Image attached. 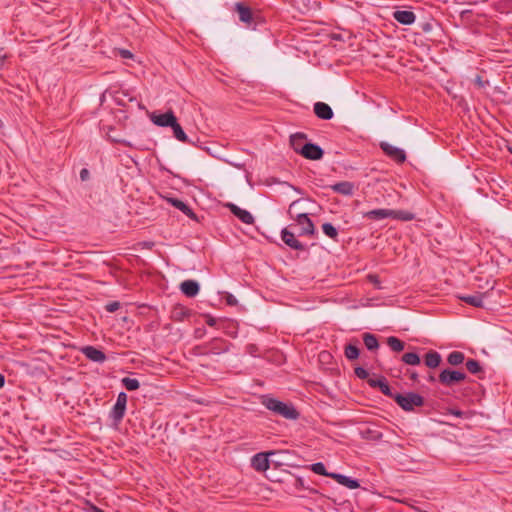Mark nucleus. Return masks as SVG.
Returning a JSON list of instances; mask_svg holds the SVG:
<instances>
[{
  "label": "nucleus",
  "mask_w": 512,
  "mask_h": 512,
  "mask_svg": "<svg viewBox=\"0 0 512 512\" xmlns=\"http://www.w3.org/2000/svg\"><path fill=\"white\" fill-rule=\"evenodd\" d=\"M262 405L273 412L288 420H297L300 416L293 404L282 402L268 395L262 396Z\"/></svg>",
  "instance_id": "nucleus-1"
},
{
  "label": "nucleus",
  "mask_w": 512,
  "mask_h": 512,
  "mask_svg": "<svg viewBox=\"0 0 512 512\" xmlns=\"http://www.w3.org/2000/svg\"><path fill=\"white\" fill-rule=\"evenodd\" d=\"M393 400L404 410L413 411L415 407H421L424 405V398L415 392H407L404 394L396 393L393 396Z\"/></svg>",
  "instance_id": "nucleus-2"
},
{
  "label": "nucleus",
  "mask_w": 512,
  "mask_h": 512,
  "mask_svg": "<svg viewBox=\"0 0 512 512\" xmlns=\"http://www.w3.org/2000/svg\"><path fill=\"white\" fill-rule=\"evenodd\" d=\"M466 373L460 370L443 369L438 375V381L443 386L452 387L466 379Z\"/></svg>",
  "instance_id": "nucleus-3"
},
{
  "label": "nucleus",
  "mask_w": 512,
  "mask_h": 512,
  "mask_svg": "<svg viewBox=\"0 0 512 512\" xmlns=\"http://www.w3.org/2000/svg\"><path fill=\"white\" fill-rule=\"evenodd\" d=\"M126 404L127 394L125 392H120L117 396L116 403L110 412V418L114 423L118 424L122 421L126 411Z\"/></svg>",
  "instance_id": "nucleus-4"
},
{
  "label": "nucleus",
  "mask_w": 512,
  "mask_h": 512,
  "mask_svg": "<svg viewBox=\"0 0 512 512\" xmlns=\"http://www.w3.org/2000/svg\"><path fill=\"white\" fill-rule=\"evenodd\" d=\"M295 224L300 227L299 235H314L315 226L307 213H300L295 217Z\"/></svg>",
  "instance_id": "nucleus-5"
},
{
  "label": "nucleus",
  "mask_w": 512,
  "mask_h": 512,
  "mask_svg": "<svg viewBox=\"0 0 512 512\" xmlns=\"http://www.w3.org/2000/svg\"><path fill=\"white\" fill-rule=\"evenodd\" d=\"M380 148L382 151L392 160L396 161L397 163H404L406 160V153L403 149L398 148L392 144H389L387 142H381Z\"/></svg>",
  "instance_id": "nucleus-6"
},
{
  "label": "nucleus",
  "mask_w": 512,
  "mask_h": 512,
  "mask_svg": "<svg viewBox=\"0 0 512 512\" xmlns=\"http://www.w3.org/2000/svg\"><path fill=\"white\" fill-rule=\"evenodd\" d=\"M150 120L153 124L159 127H171L177 118L172 111H168L162 114L152 113L150 115Z\"/></svg>",
  "instance_id": "nucleus-7"
},
{
  "label": "nucleus",
  "mask_w": 512,
  "mask_h": 512,
  "mask_svg": "<svg viewBox=\"0 0 512 512\" xmlns=\"http://www.w3.org/2000/svg\"><path fill=\"white\" fill-rule=\"evenodd\" d=\"M323 155H324L323 149L317 144L309 142L308 144H305L304 147H302L301 156H303L306 159L320 160V159H322Z\"/></svg>",
  "instance_id": "nucleus-8"
},
{
  "label": "nucleus",
  "mask_w": 512,
  "mask_h": 512,
  "mask_svg": "<svg viewBox=\"0 0 512 512\" xmlns=\"http://www.w3.org/2000/svg\"><path fill=\"white\" fill-rule=\"evenodd\" d=\"M368 384L372 388H379L380 391L385 395L393 399L396 393H393L386 378L383 376L373 377L368 379Z\"/></svg>",
  "instance_id": "nucleus-9"
},
{
  "label": "nucleus",
  "mask_w": 512,
  "mask_h": 512,
  "mask_svg": "<svg viewBox=\"0 0 512 512\" xmlns=\"http://www.w3.org/2000/svg\"><path fill=\"white\" fill-rule=\"evenodd\" d=\"M281 239L282 241L289 246L291 249L303 251L305 250V245L302 244L295 238L293 232H291L288 228H283L281 231Z\"/></svg>",
  "instance_id": "nucleus-10"
},
{
  "label": "nucleus",
  "mask_w": 512,
  "mask_h": 512,
  "mask_svg": "<svg viewBox=\"0 0 512 512\" xmlns=\"http://www.w3.org/2000/svg\"><path fill=\"white\" fill-rule=\"evenodd\" d=\"M270 453H257L251 459V466L258 472H264L269 469L268 455Z\"/></svg>",
  "instance_id": "nucleus-11"
},
{
  "label": "nucleus",
  "mask_w": 512,
  "mask_h": 512,
  "mask_svg": "<svg viewBox=\"0 0 512 512\" xmlns=\"http://www.w3.org/2000/svg\"><path fill=\"white\" fill-rule=\"evenodd\" d=\"M81 352L86 358L93 362L103 363L106 360L105 353L94 346H85L81 349Z\"/></svg>",
  "instance_id": "nucleus-12"
},
{
  "label": "nucleus",
  "mask_w": 512,
  "mask_h": 512,
  "mask_svg": "<svg viewBox=\"0 0 512 512\" xmlns=\"http://www.w3.org/2000/svg\"><path fill=\"white\" fill-rule=\"evenodd\" d=\"M227 207L232 212V214L236 216L239 220H241L243 223L253 224L254 217L249 211L244 210L233 203H229Z\"/></svg>",
  "instance_id": "nucleus-13"
},
{
  "label": "nucleus",
  "mask_w": 512,
  "mask_h": 512,
  "mask_svg": "<svg viewBox=\"0 0 512 512\" xmlns=\"http://www.w3.org/2000/svg\"><path fill=\"white\" fill-rule=\"evenodd\" d=\"M393 18L402 25H412L416 21V15L408 10H396Z\"/></svg>",
  "instance_id": "nucleus-14"
},
{
  "label": "nucleus",
  "mask_w": 512,
  "mask_h": 512,
  "mask_svg": "<svg viewBox=\"0 0 512 512\" xmlns=\"http://www.w3.org/2000/svg\"><path fill=\"white\" fill-rule=\"evenodd\" d=\"M314 113L323 120H330L334 115L332 108L324 102H316L314 104Z\"/></svg>",
  "instance_id": "nucleus-15"
},
{
  "label": "nucleus",
  "mask_w": 512,
  "mask_h": 512,
  "mask_svg": "<svg viewBox=\"0 0 512 512\" xmlns=\"http://www.w3.org/2000/svg\"><path fill=\"white\" fill-rule=\"evenodd\" d=\"M181 292L187 297H195L200 290V286L195 280H185L180 284Z\"/></svg>",
  "instance_id": "nucleus-16"
},
{
  "label": "nucleus",
  "mask_w": 512,
  "mask_h": 512,
  "mask_svg": "<svg viewBox=\"0 0 512 512\" xmlns=\"http://www.w3.org/2000/svg\"><path fill=\"white\" fill-rule=\"evenodd\" d=\"M331 478L334 479L337 483L349 488L356 489L360 487V483L358 480L348 477L339 473H331Z\"/></svg>",
  "instance_id": "nucleus-17"
},
{
  "label": "nucleus",
  "mask_w": 512,
  "mask_h": 512,
  "mask_svg": "<svg viewBox=\"0 0 512 512\" xmlns=\"http://www.w3.org/2000/svg\"><path fill=\"white\" fill-rule=\"evenodd\" d=\"M331 189L341 195L351 196L354 193L355 185L349 181H342L335 183L331 186Z\"/></svg>",
  "instance_id": "nucleus-18"
},
{
  "label": "nucleus",
  "mask_w": 512,
  "mask_h": 512,
  "mask_svg": "<svg viewBox=\"0 0 512 512\" xmlns=\"http://www.w3.org/2000/svg\"><path fill=\"white\" fill-rule=\"evenodd\" d=\"M307 136L304 133H295L290 136V145L297 154H302V147L309 142H306Z\"/></svg>",
  "instance_id": "nucleus-19"
},
{
  "label": "nucleus",
  "mask_w": 512,
  "mask_h": 512,
  "mask_svg": "<svg viewBox=\"0 0 512 512\" xmlns=\"http://www.w3.org/2000/svg\"><path fill=\"white\" fill-rule=\"evenodd\" d=\"M219 330H222L231 337H236L238 334V324L231 319H222L221 322H219Z\"/></svg>",
  "instance_id": "nucleus-20"
},
{
  "label": "nucleus",
  "mask_w": 512,
  "mask_h": 512,
  "mask_svg": "<svg viewBox=\"0 0 512 512\" xmlns=\"http://www.w3.org/2000/svg\"><path fill=\"white\" fill-rule=\"evenodd\" d=\"M484 297H485V294L479 293V292H477L473 295L458 296V298L461 301H463L473 307H478V308L484 306V303H483Z\"/></svg>",
  "instance_id": "nucleus-21"
},
{
  "label": "nucleus",
  "mask_w": 512,
  "mask_h": 512,
  "mask_svg": "<svg viewBox=\"0 0 512 512\" xmlns=\"http://www.w3.org/2000/svg\"><path fill=\"white\" fill-rule=\"evenodd\" d=\"M391 209H374L370 210L368 212H365L363 214L364 218L370 219V220H382L385 218H391Z\"/></svg>",
  "instance_id": "nucleus-22"
},
{
  "label": "nucleus",
  "mask_w": 512,
  "mask_h": 512,
  "mask_svg": "<svg viewBox=\"0 0 512 512\" xmlns=\"http://www.w3.org/2000/svg\"><path fill=\"white\" fill-rule=\"evenodd\" d=\"M236 11L238 12V15H239V19L241 22L245 23V24H251L252 21H253V14H252V11L249 7L241 4V3H237L236 4Z\"/></svg>",
  "instance_id": "nucleus-23"
},
{
  "label": "nucleus",
  "mask_w": 512,
  "mask_h": 512,
  "mask_svg": "<svg viewBox=\"0 0 512 512\" xmlns=\"http://www.w3.org/2000/svg\"><path fill=\"white\" fill-rule=\"evenodd\" d=\"M442 357L440 353L430 350L424 357L425 365L429 368H437L441 364Z\"/></svg>",
  "instance_id": "nucleus-24"
},
{
  "label": "nucleus",
  "mask_w": 512,
  "mask_h": 512,
  "mask_svg": "<svg viewBox=\"0 0 512 512\" xmlns=\"http://www.w3.org/2000/svg\"><path fill=\"white\" fill-rule=\"evenodd\" d=\"M168 202H170L175 208L179 209L181 212H183L188 217H190V218L195 217V214L192 211V209L182 200L177 199V198H168Z\"/></svg>",
  "instance_id": "nucleus-25"
},
{
  "label": "nucleus",
  "mask_w": 512,
  "mask_h": 512,
  "mask_svg": "<svg viewBox=\"0 0 512 512\" xmlns=\"http://www.w3.org/2000/svg\"><path fill=\"white\" fill-rule=\"evenodd\" d=\"M362 337L363 342L368 350L375 351L379 348L378 339L374 334L364 333Z\"/></svg>",
  "instance_id": "nucleus-26"
},
{
  "label": "nucleus",
  "mask_w": 512,
  "mask_h": 512,
  "mask_svg": "<svg viewBox=\"0 0 512 512\" xmlns=\"http://www.w3.org/2000/svg\"><path fill=\"white\" fill-rule=\"evenodd\" d=\"M391 219L401 220V221H411L415 219L414 213L406 210H393L391 209Z\"/></svg>",
  "instance_id": "nucleus-27"
},
{
  "label": "nucleus",
  "mask_w": 512,
  "mask_h": 512,
  "mask_svg": "<svg viewBox=\"0 0 512 512\" xmlns=\"http://www.w3.org/2000/svg\"><path fill=\"white\" fill-rule=\"evenodd\" d=\"M172 130H173V135L174 137L178 140V141H181V142H184V143H191L186 135V133L184 132V130L182 129V127L180 126V124L178 123V121L176 120L175 123H173V125L171 126Z\"/></svg>",
  "instance_id": "nucleus-28"
},
{
  "label": "nucleus",
  "mask_w": 512,
  "mask_h": 512,
  "mask_svg": "<svg viewBox=\"0 0 512 512\" xmlns=\"http://www.w3.org/2000/svg\"><path fill=\"white\" fill-rule=\"evenodd\" d=\"M465 361V355L460 351H453L448 354L447 362L452 366H458Z\"/></svg>",
  "instance_id": "nucleus-29"
},
{
  "label": "nucleus",
  "mask_w": 512,
  "mask_h": 512,
  "mask_svg": "<svg viewBox=\"0 0 512 512\" xmlns=\"http://www.w3.org/2000/svg\"><path fill=\"white\" fill-rule=\"evenodd\" d=\"M344 354L348 360H356L360 355V350L356 345L349 343L345 346Z\"/></svg>",
  "instance_id": "nucleus-30"
},
{
  "label": "nucleus",
  "mask_w": 512,
  "mask_h": 512,
  "mask_svg": "<svg viewBox=\"0 0 512 512\" xmlns=\"http://www.w3.org/2000/svg\"><path fill=\"white\" fill-rule=\"evenodd\" d=\"M387 344L391 348V350H393L395 352H400L405 347V343L395 336L388 337Z\"/></svg>",
  "instance_id": "nucleus-31"
},
{
  "label": "nucleus",
  "mask_w": 512,
  "mask_h": 512,
  "mask_svg": "<svg viewBox=\"0 0 512 512\" xmlns=\"http://www.w3.org/2000/svg\"><path fill=\"white\" fill-rule=\"evenodd\" d=\"M322 231L330 239L334 241L338 240V230L331 223H324L322 225Z\"/></svg>",
  "instance_id": "nucleus-32"
},
{
  "label": "nucleus",
  "mask_w": 512,
  "mask_h": 512,
  "mask_svg": "<svg viewBox=\"0 0 512 512\" xmlns=\"http://www.w3.org/2000/svg\"><path fill=\"white\" fill-rule=\"evenodd\" d=\"M402 362H404L407 365H419L420 364V357L417 353L414 352H407L403 354L401 358Z\"/></svg>",
  "instance_id": "nucleus-33"
},
{
  "label": "nucleus",
  "mask_w": 512,
  "mask_h": 512,
  "mask_svg": "<svg viewBox=\"0 0 512 512\" xmlns=\"http://www.w3.org/2000/svg\"><path fill=\"white\" fill-rule=\"evenodd\" d=\"M467 370L472 374H479L483 372L482 366L479 361L475 359H468L465 363Z\"/></svg>",
  "instance_id": "nucleus-34"
},
{
  "label": "nucleus",
  "mask_w": 512,
  "mask_h": 512,
  "mask_svg": "<svg viewBox=\"0 0 512 512\" xmlns=\"http://www.w3.org/2000/svg\"><path fill=\"white\" fill-rule=\"evenodd\" d=\"M122 384L128 391H135L140 387V382L136 378L124 377Z\"/></svg>",
  "instance_id": "nucleus-35"
},
{
  "label": "nucleus",
  "mask_w": 512,
  "mask_h": 512,
  "mask_svg": "<svg viewBox=\"0 0 512 512\" xmlns=\"http://www.w3.org/2000/svg\"><path fill=\"white\" fill-rule=\"evenodd\" d=\"M311 471H313L315 474H318V475H322V476H326V477H330L331 478V473L332 472H328L325 468V465L322 463V462H316V463H313L310 467Z\"/></svg>",
  "instance_id": "nucleus-36"
},
{
  "label": "nucleus",
  "mask_w": 512,
  "mask_h": 512,
  "mask_svg": "<svg viewBox=\"0 0 512 512\" xmlns=\"http://www.w3.org/2000/svg\"><path fill=\"white\" fill-rule=\"evenodd\" d=\"M354 373L359 379H362V380L368 381V379L371 378V377H369V372L363 367H356L354 370Z\"/></svg>",
  "instance_id": "nucleus-37"
},
{
  "label": "nucleus",
  "mask_w": 512,
  "mask_h": 512,
  "mask_svg": "<svg viewBox=\"0 0 512 512\" xmlns=\"http://www.w3.org/2000/svg\"><path fill=\"white\" fill-rule=\"evenodd\" d=\"M120 308V303L118 301H112L106 304V311L113 313L116 312Z\"/></svg>",
  "instance_id": "nucleus-38"
},
{
  "label": "nucleus",
  "mask_w": 512,
  "mask_h": 512,
  "mask_svg": "<svg viewBox=\"0 0 512 512\" xmlns=\"http://www.w3.org/2000/svg\"><path fill=\"white\" fill-rule=\"evenodd\" d=\"M222 319H216L212 316H207L206 318V324L210 327H216L219 329V322H221Z\"/></svg>",
  "instance_id": "nucleus-39"
},
{
  "label": "nucleus",
  "mask_w": 512,
  "mask_h": 512,
  "mask_svg": "<svg viewBox=\"0 0 512 512\" xmlns=\"http://www.w3.org/2000/svg\"><path fill=\"white\" fill-rule=\"evenodd\" d=\"M119 54L124 59H130L133 57V54L127 49H120Z\"/></svg>",
  "instance_id": "nucleus-40"
},
{
  "label": "nucleus",
  "mask_w": 512,
  "mask_h": 512,
  "mask_svg": "<svg viewBox=\"0 0 512 512\" xmlns=\"http://www.w3.org/2000/svg\"><path fill=\"white\" fill-rule=\"evenodd\" d=\"M226 303L230 306H235L238 303V301L235 298V296H233L232 294H228L226 296Z\"/></svg>",
  "instance_id": "nucleus-41"
},
{
  "label": "nucleus",
  "mask_w": 512,
  "mask_h": 512,
  "mask_svg": "<svg viewBox=\"0 0 512 512\" xmlns=\"http://www.w3.org/2000/svg\"><path fill=\"white\" fill-rule=\"evenodd\" d=\"M109 138L113 141V142H116V143H121L125 146H131L130 142L126 141V140H122V139H119V138H116V137H113L111 135H109Z\"/></svg>",
  "instance_id": "nucleus-42"
},
{
  "label": "nucleus",
  "mask_w": 512,
  "mask_h": 512,
  "mask_svg": "<svg viewBox=\"0 0 512 512\" xmlns=\"http://www.w3.org/2000/svg\"><path fill=\"white\" fill-rule=\"evenodd\" d=\"M246 350L249 354L255 356V353H256V346L254 344H249L247 347H246Z\"/></svg>",
  "instance_id": "nucleus-43"
},
{
  "label": "nucleus",
  "mask_w": 512,
  "mask_h": 512,
  "mask_svg": "<svg viewBox=\"0 0 512 512\" xmlns=\"http://www.w3.org/2000/svg\"><path fill=\"white\" fill-rule=\"evenodd\" d=\"M449 413H450L451 415L456 416V417H462V416H463V414H464V412H463V411L458 410V409H450V410H449Z\"/></svg>",
  "instance_id": "nucleus-44"
},
{
  "label": "nucleus",
  "mask_w": 512,
  "mask_h": 512,
  "mask_svg": "<svg viewBox=\"0 0 512 512\" xmlns=\"http://www.w3.org/2000/svg\"><path fill=\"white\" fill-rule=\"evenodd\" d=\"M88 174H89V172H88V170H87V169H82V170H81V172H80V177H81V179H82V180H86V179H87V177H88Z\"/></svg>",
  "instance_id": "nucleus-45"
},
{
  "label": "nucleus",
  "mask_w": 512,
  "mask_h": 512,
  "mask_svg": "<svg viewBox=\"0 0 512 512\" xmlns=\"http://www.w3.org/2000/svg\"><path fill=\"white\" fill-rule=\"evenodd\" d=\"M5 385V377L2 373H0V388Z\"/></svg>",
  "instance_id": "nucleus-46"
},
{
  "label": "nucleus",
  "mask_w": 512,
  "mask_h": 512,
  "mask_svg": "<svg viewBox=\"0 0 512 512\" xmlns=\"http://www.w3.org/2000/svg\"><path fill=\"white\" fill-rule=\"evenodd\" d=\"M5 60H6V56L3 55V56H0V68L3 67L4 63H5Z\"/></svg>",
  "instance_id": "nucleus-47"
},
{
  "label": "nucleus",
  "mask_w": 512,
  "mask_h": 512,
  "mask_svg": "<svg viewBox=\"0 0 512 512\" xmlns=\"http://www.w3.org/2000/svg\"><path fill=\"white\" fill-rule=\"evenodd\" d=\"M91 511H92V512H105L104 510H102V509H100V508H98V507H96V506H92V507H91Z\"/></svg>",
  "instance_id": "nucleus-48"
},
{
  "label": "nucleus",
  "mask_w": 512,
  "mask_h": 512,
  "mask_svg": "<svg viewBox=\"0 0 512 512\" xmlns=\"http://www.w3.org/2000/svg\"><path fill=\"white\" fill-rule=\"evenodd\" d=\"M370 279L373 281L374 284L379 285V281L377 280L376 276H370Z\"/></svg>",
  "instance_id": "nucleus-49"
},
{
  "label": "nucleus",
  "mask_w": 512,
  "mask_h": 512,
  "mask_svg": "<svg viewBox=\"0 0 512 512\" xmlns=\"http://www.w3.org/2000/svg\"><path fill=\"white\" fill-rule=\"evenodd\" d=\"M410 377H411L412 380L416 381L417 378H418V374L416 372H414V373L411 374Z\"/></svg>",
  "instance_id": "nucleus-50"
},
{
  "label": "nucleus",
  "mask_w": 512,
  "mask_h": 512,
  "mask_svg": "<svg viewBox=\"0 0 512 512\" xmlns=\"http://www.w3.org/2000/svg\"><path fill=\"white\" fill-rule=\"evenodd\" d=\"M428 381H429V382H435V381H436V378H435L433 375H430V376L428 377Z\"/></svg>",
  "instance_id": "nucleus-51"
},
{
  "label": "nucleus",
  "mask_w": 512,
  "mask_h": 512,
  "mask_svg": "<svg viewBox=\"0 0 512 512\" xmlns=\"http://www.w3.org/2000/svg\"><path fill=\"white\" fill-rule=\"evenodd\" d=\"M507 150L512 154V145H507Z\"/></svg>",
  "instance_id": "nucleus-52"
},
{
  "label": "nucleus",
  "mask_w": 512,
  "mask_h": 512,
  "mask_svg": "<svg viewBox=\"0 0 512 512\" xmlns=\"http://www.w3.org/2000/svg\"><path fill=\"white\" fill-rule=\"evenodd\" d=\"M295 203H296V202L291 203V205H290V207H289V213L291 212V209H292V207L294 206V204H295Z\"/></svg>",
  "instance_id": "nucleus-53"
}]
</instances>
